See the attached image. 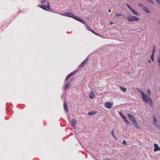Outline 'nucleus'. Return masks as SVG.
Returning <instances> with one entry per match:
<instances>
[{
	"label": "nucleus",
	"instance_id": "5",
	"mask_svg": "<svg viewBox=\"0 0 160 160\" xmlns=\"http://www.w3.org/2000/svg\"><path fill=\"white\" fill-rule=\"evenodd\" d=\"M112 104L109 102H106L105 103V106L107 108L110 109L111 108Z\"/></svg>",
	"mask_w": 160,
	"mask_h": 160
},
{
	"label": "nucleus",
	"instance_id": "13",
	"mask_svg": "<svg viewBox=\"0 0 160 160\" xmlns=\"http://www.w3.org/2000/svg\"><path fill=\"white\" fill-rule=\"evenodd\" d=\"M67 104L66 102H64V110L66 112H68V109L67 108Z\"/></svg>",
	"mask_w": 160,
	"mask_h": 160
},
{
	"label": "nucleus",
	"instance_id": "33",
	"mask_svg": "<svg viewBox=\"0 0 160 160\" xmlns=\"http://www.w3.org/2000/svg\"><path fill=\"white\" fill-rule=\"evenodd\" d=\"M122 144L124 145H126L127 144L126 141L125 140H124Z\"/></svg>",
	"mask_w": 160,
	"mask_h": 160
},
{
	"label": "nucleus",
	"instance_id": "15",
	"mask_svg": "<svg viewBox=\"0 0 160 160\" xmlns=\"http://www.w3.org/2000/svg\"><path fill=\"white\" fill-rule=\"evenodd\" d=\"M123 119V120H124V121H125L126 123L128 124H129V122L127 120V118L126 117H125V116H123V117H122Z\"/></svg>",
	"mask_w": 160,
	"mask_h": 160
},
{
	"label": "nucleus",
	"instance_id": "11",
	"mask_svg": "<svg viewBox=\"0 0 160 160\" xmlns=\"http://www.w3.org/2000/svg\"><path fill=\"white\" fill-rule=\"evenodd\" d=\"M143 9L145 12L147 13H150V11L148 8L145 7H143Z\"/></svg>",
	"mask_w": 160,
	"mask_h": 160
},
{
	"label": "nucleus",
	"instance_id": "30",
	"mask_svg": "<svg viewBox=\"0 0 160 160\" xmlns=\"http://www.w3.org/2000/svg\"><path fill=\"white\" fill-rule=\"evenodd\" d=\"M47 7L49 10H51V9H50V7H49V3L48 2V5H47Z\"/></svg>",
	"mask_w": 160,
	"mask_h": 160
},
{
	"label": "nucleus",
	"instance_id": "1",
	"mask_svg": "<svg viewBox=\"0 0 160 160\" xmlns=\"http://www.w3.org/2000/svg\"><path fill=\"white\" fill-rule=\"evenodd\" d=\"M142 95V98L143 102L146 103H148L150 104L152 103V100L149 97V95H147L145 93H143L142 91L138 89Z\"/></svg>",
	"mask_w": 160,
	"mask_h": 160
},
{
	"label": "nucleus",
	"instance_id": "14",
	"mask_svg": "<svg viewBox=\"0 0 160 160\" xmlns=\"http://www.w3.org/2000/svg\"><path fill=\"white\" fill-rule=\"evenodd\" d=\"M78 21L84 24L85 25H86L87 23L85 22V21L84 20H83V19H81L80 18H78Z\"/></svg>",
	"mask_w": 160,
	"mask_h": 160
},
{
	"label": "nucleus",
	"instance_id": "43",
	"mask_svg": "<svg viewBox=\"0 0 160 160\" xmlns=\"http://www.w3.org/2000/svg\"><path fill=\"white\" fill-rule=\"evenodd\" d=\"M159 24L160 25V20L159 21Z\"/></svg>",
	"mask_w": 160,
	"mask_h": 160
},
{
	"label": "nucleus",
	"instance_id": "44",
	"mask_svg": "<svg viewBox=\"0 0 160 160\" xmlns=\"http://www.w3.org/2000/svg\"><path fill=\"white\" fill-rule=\"evenodd\" d=\"M107 160H109V159H107Z\"/></svg>",
	"mask_w": 160,
	"mask_h": 160
},
{
	"label": "nucleus",
	"instance_id": "41",
	"mask_svg": "<svg viewBox=\"0 0 160 160\" xmlns=\"http://www.w3.org/2000/svg\"><path fill=\"white\" fill-rule=\"evenodd\" d=\"M96 34V35H98V36H99V34H98V33H96V34Z\"/></svg>",
	"mask_w": 160,
	"mask_h": 160
},
{
	"label": "nucleus",
	"instance_id": "19",
	"mask_svg": "<svg viewBox=\"0 0 160 160\" xmlns=\"http://www.w3.org/2000/svg\"><path fill=\"white\" fill-rule=\"evenodd\" d=\"M153 122L155 124H156L157 122V118L154 116H153Z\"/></svg>",
	"mask_w": 160,
	"mask_h": 160
},
{
	"label": "nucleus",
	"instance_id": "10",
	"mask_svg": "<svg viewBox=\"0 0 160 160\" xmlns=\"http://www.w3.org/2000/svg\"><path fill=\"white\" fill-rule=\"evenodd\" d=\"M95 96V94L92 92V91H91L89 94V96L90 99L93 98Z\"/></svg>",
	"mask_w": 160,
	"mask_h": 160
},
{
	"label": "nucleus",
	"instance_id": "24",
	"mask_svg": "<svg viewBox=\"0 0 160 160\" xmlns=\"http://www.w3.org/2000/svg\"><path fill=\"white\" fill-rule=\"evenodd\" d=\"M69 86L67 84L65 85V90L67 89L69 87Z\"/></svg>",
	"mask_w": 160,
	"mask_h": 160
},
{
	"label": "nucleus",
	"instance_id": "20",
	"mask_svg": "<svg viewBox=\"0 0 160 160\" xmlns=\"http://www.w3.org/2000/svg\"><path fill=\"white\" fill-rule=\"evenodd\" d=\"M95 113L94 112H90L88 113V114L89 115H92Z\"/></svg>",
	"mask_w": 160,
	"mask_h": 160
},
{
	"label": "nucleus",
	"instance_id": "7",
	"mask_svg": "<svg viewBox=\"0 0 160 160\" xmlns=\"http://www.w3.org/2000/svg\"><path fill=\"white\" fill-rule=\"evenodd\" d=\"M131 11L132 12L133 14L136 16H139L140 15V14L138 12L133 8L132 9V10H131Z\"/></svg>",
	"mask_w": 160,
	"mask_h": 160
},
{
	"label": "nucleus",
	"instance_id": "35",
	"mask_svg": "<svg viewBox=\"0 0 160 160\" xmlns=\"http://www.w3.org/2000/svg\"><path fill=\"white\" fill-rule=\"evenodd\" d=\"M155 1L158 2L159 5H160V0H155Z\"/></svg>",
	"mask_w": 160,
	"mask_h": 160
},
{
	"label": "nucleus",
	"instance_id": "18",
	"mask_svg": "<svg viewBox=\"0 0 160 160\" xmlns=\"http://www.w3.org/2000/svg\"><path fill=\"white\" fill-rule=\"evenodd\" d=\"M88 58H86L83 62L81 64V66H83L85 63H86V61L88 60Z\"/></svg>",
	"mask_w": 160,
	"mask_h": 160
},
{
	"label": "nucleus",
	"instance_id": "40",
	"mask_svg": "<svg viewBox=\"0 0 160 160\" xmlns=\"http://www.w3.org/2000/svg\"><path fill=\"white\" fill-rule=\"evenodd\" d=\"M148 62V63H150L151 62V61L150 60H149Z\"/></svg>",
	"mask_w": 160,
	"mask_h": 160
},
{
	"label": "nucleus",
	"instance_id": "22",
	"mask_svg": "<svg viewBox=\"0 0 160 160\" xmlns=\"http://www.w3.org/2000/svg\"><path fill=\"white\" fill-rule=\"evenodd\" d=\"M151 59H152V61H153L154 59V54L152 53L151 56Z\"/></svg>",
	"mask_w": 160,
	"mask_h": 160
},
{
	"label": "nucleus",
	"instance_id": "21",
	"mask_svg": "<svg viewBox=\"0 0 160 160\" xmlns=\"http://www.w3.org/2000/svg\"><path fill=\"white\" fill-rule=\"evenodd\" d=\"M126 5L130 10H132V8L131 6L130 5L128 4H126Z\"/></svg>",
	"mask_w": 160,
	"mask_h": 160
},
{
	"label": "nucleus",
	"instance_id": "36",
	"mask_svg": "<svg viewBox=\"0 0 160 160\" xmlns=\"http://www.w3.org/2000/svg\"><path fill=\"white\" fill-rule=\"evenodd\" d=\"M90 30L93 33H94V34H96V33L94 31H93V30H91L90 29Z\"/></svg>",
	"mask_w": 160,
	"mask_h": 160
},
{
	"label": "nucleus",
	"instance_id": "39",
	"mask_svg": "<svg viewBox=\"0 0 160 160\" xmlns=\"http://www.w3.org/2000/svg\"><path fill=\"white\" fill-rule=\"evenodd\" d=\"M108 12H111V10L110 9H109L108 10Z\"/></svg>",
	"mask_w": 160,
	"mask_h": 160
},
{
	"label": "nucleus",
	"instance_id": "37",
	"mask_svg": "<svg viewBox=\"0 0 160 160\" xmlns=\"http://www.w3.org/2000/svg\"><path fill=\"white\" fill-rule=\"evenodd\" d=\"M70 84H71L70 82H69H69H68V83H67V85H69V86H70Z\"/></svg>",
	"mask_w": 160,
	"mask_h": 160
},
{
	"label": "nucleus",
	"instance_id": "32",
	"mask_svg": "<svg viewBox=\"0 0 160 160\" xmlns=\"http://www.w3.org/2000/svg\"><path fill=\"white\" fill-rule=\"evenodd\" d=\"M138 6L140 7H143V4L142 3H139L138 4Z\"/></svg>",
	"mask_w": 160,
	"mask_h": 160
},
{
	"label": "nucleus",
	"instance_id": "4",
	"mask_svg": "<svg viewBox=\"0 0 160 160\" xmlns=\"http://www.w3.org/2000/svg\"><path fill=\"white\" fill-rule=\"evenodd\" d=\"M128 116L130 118L131 121L132 122L136 120L134 117L130 114H128Z\"/></svg>",
	"mask_w": 160,
	"mask_h": 160
},
{
	"label": "nucleus",
	"instance_id": "6",
	"mask_svg": "<svg viewBox=\"0 0 160 160\" xmlns=\"http://www.w3.org/2000/svg\"><path fill=\"white\" fill-rule=\"evenodd\" d=\"M155 148L154 149V152H156L160 150V148L158 146V145L157 144H155L154 145Z\"/></svg>",
	"mask_w": 160,
	"mask_h": 160
},
{
	"label": "nucleus",
	"instance_id": "27",
	"mask_svg": "<svg viewBox=\"0 0 160 160\" xmlns=\"http://www.w3.org/2000/svg\"><path fill=\"white\" fill-rule=\"evenodd\" d=\"M122 16V14L119 13H116V14L115 15L116 17H118V16Z\"/></svg>",
	"mask_w": 160,
	"mask_h": 160
},
{
	"label": "nucleus",
	"instance_id": "8",
	"mask_svg": "<svg viewBox=\"0 0 160 160\" xmlns=\"http://www.w3.org/2000/svg\"><path fill=\"white\" fill-rule=\"evenodd\" d=\"M132 123L133 124L134 126L137 128L138 129H140V128L138 126L137 122L136 121V120L132 122Z\"/></svg>",
	"mask_w": 160,
	"mask_h": 160
},
{
	"label": "nucleus",
	"instance_id": "9",
	"mask_svg": "<svg viewBox=\"0 0 160 160\" xmlns=\"http://www.w3.org/2000/svg\"><path fill=\"white\" fill-rule=\"evenodd\" d=\"M78 70H77L75 71H73L72 72L70 73L69 74L66 78L65 79V80L67 81V80L70 78V76H71L72 75L74 74L75 72H78Z\"/></svg>",
	"mask_w": 160,
	"mask_h": 160
},
{
	"label": "nucleus",
	"instance_id": "29",
	"mask_svg": "<svg viewBox=\"0 0 160 160\" xmlns=\"http://www.w3.org/2000/svg\"><path fill=\"white\" fill-rule=\"evenodd\" d=\"M148 0L152 4H154V2H153V1H152V0Z\"/></svg>",
	"mask_w": 160,
	"mask_h": 160
},
{
	"label": "nucleus",
	"instance_id": "38",
	"mask_svg": "<svg viewBox=\"0 0 160 160\" xmlns=\"http://www.w3.org/2000/svg\"><path fill=\"white\" fill-rule=\"evenodd\" d=\"M113 24V22H110V25H112V24Z\"/></svg>",
	"mask_w": 160,
	"mask_h": 160
},
{
	"label": "nucleus",
	"instance_id": "2",
	"mask_svg": "<svg viewBox=\"0 0 160 160\" xmlns=\"http://www.w3.org/2000/svg\"><path fill=\"white\" fill-rule=\"evenodd\" d=\"M127 19L130 22H132L133 21H138L139 20L138 18L134 16H128L127 18Z\"/></svg>",
	"mask_w": 160,
	"mask_h": 160
},
{
	"label": "nucleus",
	"instance_id": "23",
	"mask_svg": "<svg viewBox=\"0 0 160 160\" xmlns=\"http://www.w3.org/2000/svg\"><path fill=\"white\" fill-rule=\"evenodd\" d=\"M156 51V47L155 46H153V50H152V53H154V52Z\"/></svg>",
	"mask_w": 160,
	"mask_h": 160
},
{
	"label": "nucleus",
	"instance_id": "34",
	"mask_svg": "<svg viewBox=\"0 0 160 160\" xmlns=\"http://www.w3.org/2000/svg\"><path fill=\"white\" fill-rule=\"evenodd\" d=\"M119 114L121 116H122V117H123V116H124L121 112H119Z\"/></svg>",
	"mask_w": 160,
	"mask_h": 160
},
{
	"label": "nucleus",
	"instance_id": "12",
	"mask_svg": "<svg viewBox=\"0 0 160 160\" xmlns=\"http://www.w3.org/2000/svg\"><path fill=\"white\" fill-rule=\"evenodd\" d=\"M68 17L73 18L74 17V15L71 12H68L65 14Z\"/></svg>",
	"mask_w": 160,
	"mask_h": 160
},
{
	"label": "nucleus",
	"instance_id": "17",
	"mask_svg": "<svg viewBox=\"0 0 160 160\" xmlns=\"http://www.w3.org/2000/svg\"><path fill=\"white\" fill-rule=\"evenodd\" d=\"M40 7L45 10H47V6L46 5H41Z\"/></svg>",
	"mask_w": 160,
	"mask_h": 160
},
{
	"label": "nucleus",
	"instance_id": "26",
	"mask_svg": "<svg viewBox=\"0 0 160 160\" xmlns=\"http://www.w3.org/2000/svg\"><path fill=\"white\" fill-rule=\"evenodd\" d=\"M73 18L75 20H77L78 21V18H79L77 17V16H74V17H73Z\"/></svg>",
	"mask_w": 160,
	"mask_h": 160
},
{
	"label": "nucleus",
	"instance_id": "16",
	"mask_svg": "<svg viewBox=\"0 0 160 160\" xmlns=\"http://www.w3.org/2000/svg\"><path fill=\"white\" fill-rule=\"evenodd\" d=\"M120 88L121 90L124 92H125L127 90V88H123L120 86Z\"/></svg>",
	"mask_w": 160,
	"mask_h": 160
},
{
	"label": "nucleus",
	"instance_id": "28",
	"mask_svg": "<svg viewBox=\"0 0 160 160\" xmlns=\"http://www.w3.org/2000/svg\"><path fill=\"white\" fill-rule=\"evenodd\" d=\"M147 93L149 95L151 94V91L149 89H148L147 91Z\"/></svg>",
	"mask_w": 160,
	"mask_h": 160
},
{
	"label": "nucleus",
	"instance_id": "31",
	"mask_svg": "<svg viewBox=\"0 0 160 160\" xmlns=\"http://www.w3.org/2000/svg\"><path fill=\"white\" fill-rule=\"evenodd\" d=\"M46 0H41L40 2L42 3H44L46 2Z\"/></svg>",
	"mask_w": 160,
	"mask_h": 160
},
{
	"label": "nucleus",
	"instance_id": "42",
	"mask_svg": "<svg viewBox=\"0 0 160 160\" xmlns=\"http://www.w3.org/2000/svg\"><path fill=\"white\" fill-rule=\"evenodd\" d=\"M123 16H124V18H125V16L124 15H123Z\"/></svg>",
	"mask_w": 160,
	"mask_h": 160
},
{
	"label": "nucleus",
	"instance_id": "3",
	"mask_svg": "<svg viewBox=\"0 0 160 160\" xmlns=\"http://www.w3.org/2000/svg\"><path fill=\"white\" fill-rule=\"evenodd\" d=\"M76 120L75 119H72L71 121V124L73 128L75 129L76 128Z\"/></svg>",
	"mask_w": 160,
	"mask_h": 160
},
{
	"label": "nucleus",
	"instance_id": "25",
	"mask_svg": "<svg viewBox=\"0 0 160 160\" xmlns=\"http://www.w3.org/2000/svg\"><path fill=\"white\" fill-rule=\"evenodd\" d=\"M114 129H113V131L111 133H112V136H113V137L114 138H115V139H117V138H116L115 137V135H114Z\"/></svg>",
	"mask_w": 160,
	"mask_h": 160
}]
</instances>
